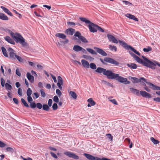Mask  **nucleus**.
Returning <instances> with one entry per match:
<instances>
[{"instance_id": "f257e3e1", "label": "nucleus", "mask_w": 160, "mask_h": 160, "mask_svg": "<svg viewBox=\"0 0 160 160\" xmlns=\"http://www.w3.org/2000/svg\"><path fill=\"white\" fill-rule=\"evenodd\" d=\"M95 71L99 73H102L104 75L107 76L108 78L109 79H116L120 82L125 84H129L130 83V81L128 80L127 78L119 76V74L113 73L110 70H106V69L98 67Z\"/></svg>"}, {"instance_id": "f03ea898", "label": "nucleus", "mask_w": 160, "mask_h": 160, "mask_svg": "<svg viewBox=\"0 0 160 160\" xmlns=\"http://www.w3.org/2000/svg\"><path fill=\"white\" fill-rule=\"evenodd\" d=\"M142 57L143 59V60L140 58L138 56H137L134 59L138 62L139 63L142 64L145 66L149 67L152 69L155 68L156 64L155 63L149 60L145 56H142Z\"/></svg>"}, {"instance_id": "7ed1b4c3", "label": "nucleus", "mask_w": 160, "mask_h": 160, "mask_svg": "<svg viewBox=\"0 0 160 160\" xmlns=\"http://www.w3.org/2000/svg\"><path fill=\"white\" fill-rule=\"evenodd\" d=\"M11 36L13 38L15 39L16 42H19L23 46L25 47L27 45V43L25 42V39L18 33L15 34L11 31H9Z\"/></svg>"}, {"instance_id": "20e7f679", "label": "nucleus", "mask_w": 160, "mask_h": 160, "mask_svg": "<svg viewBox=\"0 0 160 160\" xmlns=\"http://www.w3.org/2000/svg\"><path fill=\"white\" fill-rule=\"evenodd\" d=\"M79 19L82 21L84 22L86 24H88V26L90 32L94 33L97 32V24L92 22L85 18L80 17Z\"/></svg>"}, {"instance_id": "39448f33", "label": "nucleus", "mask_w": 160, "mask_h": 160, "mask_svg": "<svg viewBox=\"0 0 160 160\" xmlns=\"http://www.w3.org/2000/svg\"><path fill=\"white\" fill-rule=\"evenodd\" d=\"M119 42L121 45L126 49L128 50L130 49L137 55L139 56H140V54L138 51H137L131 46L128 45V44L124 41L119 40Z\"/></svg>"}, {"instance_id": "423d86ee", "label": "nucleus", "mask_w": 160, "mask_h": 160, "mask_svg": "<svg viewBox=\"0 0 160 160\" xmlns=\"http://www.w3.org/2000/svg\"><path fill=\"white\" fill-rule=\"evenodd\" d=\"M100 61L103 64H105V62H108L111 64L117 66L119 64L118 62L116 61L113 58L109 57L104 58L103 60L102 58H100Z\"/></svg>"}, {"instance_id": "0eeeda50", "label": "nucleus", "mask_w": 160, "mask_h": 160, "mask_svg": "<svg viewBox=\"0 0 160 160\" xmlns=\"http://www.w3.org/2000/svg\"><path fill=\"white\" fill-rule=\"evenodd\" d=\"M129 79L130 80H131L132 82L133 83H137L139 82H140L142 80V82L143 81L145 82L146 83V82H147L146 81V79L144 78L141 77L139 79H138L137 78L132 77H129Z\"/></svg>"}, {"instance_id": "6e6552de", "label": "nucleus", "mask_w": 160, "mask_h": 160, "mask_svg": "<svg viewBox=\"0 0 160 160\" xmlns=\"http://www.w3.org/2000/svg\"><path fill=\"white\" fill-rule=\"evenodd\" d=\"M74 36L78 37L79 39L82 42L84 43L88 42V41L84 37L81 35V33L79 31H77L74 34Z\"/></svg>"}, {"instance_id": "1a4fd4ad", "label": "nucleus", "mask_w": 160, "mask_h": 160, "mask_svg": "<svg viewBox=\"0 0 160 160\" xmlns=\"http://www.w3.org/2000/svg\"><path fill=\"white\" fill-rule=\"evenodd\" d=\"M8 51L9 52V58L12 59H15V57L16 55L15 53V51L11 48H8Z\"/></svg>"}, {"instance_id": "9d476101", "label": "nucleus", "mask_w": 160, "mask_h": 160, "mask_svg": "<svg viewBox=\"0 0 160 160\" xmlns=\"http://www.w3.org/2000/svg\"><path fill=\"white\" fill-rule=\"evenodd\" d=\"M64 154L69 157L74 159H77L79 158V157L78 156L71 152L67 151L64 152Z\"/></svg>"}, {"instance_id": "9b49d317", "label": "nucleus", "mask_w": 160, "mask_h": 160, "mask_svg": "<svg viewBox=\"0 0 160 160\" xmlns=\"http://www.w3.org/2000/svg\"><path fill=\"white\" fill-rule=\"evenodd\" d=\"M107 37L110 42H111L115 43H117L119 42V41H118L115 38L111 35L107 34Z\"/></svg>"}, {"instance_id": "f8f14e48", "label": "nucleus", "mask_w": 160, "mask_h": 160, "mask_svg": "<svg viewBox=\"0 0 160 160\" xmlns=\"http://www.w3.org/2000/svg\"><path fill=\"white\" fill-rule=\"evenodd\" d=\"M94 49L96 50L97 52L102 56H106L107 55V53L102 49L96 47H94Z\"/></svg>"}, {"instance_id": "ddd939ff", "label": "nucleus", "mask_w": 160, "mask_h": 160, "mask_svg": "<svg viewBox=\"0 0 160 160\" xmlns=\"http://www.w3.org/2000/svg\"><path fill=\"white\" fill-rule=\"evenodd\" d=\"M146 83L152 89L154 90H160V87L156 86L149 82H146Z\"/></svg>"}, {"instance_id": "4468645a", "label": "nucleus", "mask_w": 160, "mask_h": 160, "mask_svg": "<svg viewBox=\"0 0 160 160\" xmlns=\"http://www.w3.org/2000/svg\"><path fill=\"white\" fill-rule=\"evenodd\" d=\"M140 94L143 97L150 98H151V95L146 92L143 91H141L140 92Z\"/></svg>"}, {"instance_id": "2eb2a0df", "label": "nucleus", "mask_w": 160, "mask_h": 160, "mask_svg": "<svg viewBox=\"0 0 160 160\" xmlns=\"http://www.w3.org/2000/svg\"><path fill=\"white\" fill-rule=\"evenodd\" d=\"M27 77L29 81L32 83H33L34 82V77L31 75L30 73L28 72L27 73Z\"/></svg>"}, {"instance_id": "dca6fc26", "label": "nucleus", "mask_w": 160, "mask_h": 160, "mask_svg": "<svg viewBox=\"0 0 160 160\" xmlns=\"http://www.w3.org/2000/svg\"><path fill=\"white\" fill-rule=\"evenodd\" d=\"M75 30L72 28H69L67 29L65 32L66 34L70 35H72L75 32Z\"/></svg>"}, {"instance_id": "f3484780", "label": "nucleus", "mask_w": 160, "mask_h": 160, "mask_svg": "<svg viewBox=\"0 0 160 160\" xmlns=\"http://www.w3.org/2000/svg\"><path fill=\"white\" fill-rule=\"evenodd\" d=\"M0 8H2L3 11L6 13L10 15V16H13L12 13L7 8H6L3 6H1Z\"/></svg>"}, {"instance_id": "a211bd4d", "label": "nucleus", "mask_w": 160, "mask_h": 160, "mask_svg": "<svg viewBox=\"0 0 160 160\" xmlns=\"http://www.w3.org/2000/svg\"><path fill=\"white\" fill-rule=\"evenodd\" d=\"M130 91L134 94H135L138 96L140 95V92L139 90L134 89L133 88H130Z\"/></svg>"}, {"instance_id": "6ab92c4d", "label": "nucleus", "mask_w": 160, "mask_h": 160, "mask_svg": "<svg viewBox=\"0 0 160 160\" xmlns=\"http://www.w3.org/2000/svg\"><path fill=\"white\" fill-rule=\"evenodd\" d=\"M126 16L128 18L132 19L135 21H138V19L136 18L134 15L131 14L129 13H128L126 15Z\"/></svg>"}, {"instance_id": "aec40b11", "label": "nucleus", "mask_w": 160, "mask_h": 160, "mask_svg": "<svg viewBox=\"0 0 160 160\" xmlns=\"http://www.w3.org/2000/svg\"><path fill=\"white\" fill-rule=\"evenodd\" d=\"M4 38L8 42L13 45L15 44V43L14 41L11 39L9 36H7L5 37Z\"/></svg>"}, {"instance_id": "412c9836", "label": "nucleus", "mask_w": 160, "mask_h": 160, "mask_svg": "<svg viewBox=\"0 0 160 160\" xmlns=\"http://www.w3.org/2000/svg\"><path fill=\"white\" fill-rule=\"evenodd\" d=\"M88 159L90 160H95V157H94L92 155L90 154L84 153L83 154Z\"/></svg>"}, {"instance_id": "4be33fe9", "label": "nucleus", "mask_w": 160, "mask_h": 160, "mask_svg": "<svg viewBox=\"0 0 160 160\" xmlns=\"http://www.w3.org/2000/svg\"><path fill=\"white\" fill-rule=\"evenodd\" d=\"M88 159L90 160H95V157H94L92 155L90 154L84 153L83 154Z\"/></svg>"}, {"instance_id": "5701e85b", "label": "nucleus", "mask_w": 160, "mask_h": 160, "mask_svg": "<svg viewBox=\"0 0 160 160\" xmlns=\"http://www.w3.org/2000/svg\"><path fill=\"white\" fill-rule=\"evenodd\" d=\"M0 19L5 21L8 20V18L7 16L2 12H0Z\"/></svg>"}, {"instance_id": "b1692460", "label": "nucleus", "mask_w": 160, "mask_h": 160, "mask_svg": "<svg viewBox=\"0 0 160 160\" xmlns=\"http://www.w3.org/2000/svg\"><path fill=\"white\" fill-rule=\"evenodd\" d=\"M81 62L82 66L84 67H86L87 68H89V63L87 61L84 59H82L81 60Z\"/></svg>"}, {"instance_id": "393cba45", "label": "nucleus", "mask_w": 160, "mask_h": 160, "mask_svg": "<svg viewBox=\"0 0 160 160\" xmlns=\"http://www.w3.org/2000/svg\"><path fill=\"white\" fill-rule=\"evenodd\" d=\"M127 66L132 69H136L137 67V65L134 63L127 64Z\"/></svg>"}, {"instance_id": "a878e982", "label": "nucleus", "mask_w": 160, "mask_h": 160, "mask_svg": "<svg viewBox=\"0 0 160 160\" xmlns=\"http://www.w3.org/2000/svg\"><path fill=\"white\" fill-rule=\"evenodd\" d=\"M81 48L82 47L80 46H79L78 45H75L74 46L73 48V49L75 52H78L81 51Z\"/></svg>"}, {"instance_id": "bb28decb", "label": "nucleus", "mask_w": 160, "mask_h": 160, "mask_svg": "<svg viewBox=\"0 0 160 160\" xmlns=\"http://www.w3.org/2000/svg\"><path fill=\"white\" fill-rule=\"evenodd\" d=\"M55 36L57 37H58L63 39H65L66 38V36L64 34L62 33H56L55 35Z\"/></svg>"}, {"instance_id": "cd10ccee", "label": "nucleus", "mask_w": 160, "mask_h": 160, "mask_svg": "<svg viewBox=\"0 0 160 160\" xmlns=\"http://www.w3.org/2000/svg\"><path fill=\"white\" fill-rule=\"evenodd\" d=\"M86 50L90 53L92 54H97V52L96 51H94L93 49L91 48H86Z\"/></svg>"}, {"instance_id": "c85d7f7f", "label": "nucleus", "mask_w": 160, "mask_h": 160, "mask_svg": "<svg viewBox=\"0 0 160 160\" xmlns=\"http://www.w3.org/2000/svg\"><path fill=\"white\" fill-rule=\"evenodd\" d=\"M1 50H2V52L3 55L6 57H8V54L7 53V51L6 50L5 48L3 47H2L1 48Z\"/></svg>"}, {"instance_id": "c756f323", "label": "nucleus", "mask_w": 160, "mask_h": 160, "mask_svg": "<svg viewBox=\"0 0 160 160\" xmlns=\"http://www.w3.org/2000/svg\"><path fill=\"white\" fill-rule=\"evenodd\" d=\"M50 108L48 105L47 104H43L42 105V109L46 111H49Z\"/></svg>"}, {"instance_id": "7c9ffc66", "label": "nucleus", "mask_w": 160, "mask_h": 160, "mask_svg": "<svg viewBox=\"0 0 160 160\" xmlns=\"http://www.w3.org/2000/svg\"><path fill=\"white\" fill-rule=\"evenodd\" d=\"M69 94L74 99H76L77 97V94L75 92L73 91H71L69 92Z\"/></svg>"}, {"instance_id": "2f4dec72", "label": "nucleus", "mask_w": 160, "mask_h": 160, "mask_svg": "<svg viewBox=\"0 0 160 160\" xmlns=\"http://www.w3.org/2000/svg\"><path fill=\"white\" fill-rule=\"evenodd\" d=\"M33 101H28V102L30 104V106L31 108H34L36 107V104Z\"/></svg>"}, {"instance_id": "473e14b6", "label": "nucleus", "mask_w": 160, "mask_h": 160, "mask_svg": "<svg viewBox=\"0 0 160 160\" xmlns=\"http://www.w3.org/2000/svg\"><path fill=\"white\" fill-rule=\"evenodd\" d=\"M109 48L112 51H114L115 52H116L117 50L116 47L114 45L112 46L111 45H109Z\"/></svg>"}, {"instance_id": "72a5a7b5", "label": "nucleus", "mask_w": 160, "mask_h": 160, "mask_svg": "<svg viewBox=\"0 0 160 160\" xmlns=\"http://www.w3.org/2000/svg\"><path fill=\"white\" fill-rule=\"evenodd\" d=\"M89 103L88 104V107H90L91 106H93L95 104V102L94 101H88Z\"/></svg>"}, {"instance_id": "f704fd0d", "label": "nucleus", "mask_w": 160, "mask_h": 160, "mask_svg": "<svg viewBox=\"0 0 160 160\" xmlns=\"http://www.w3.org/2000/svg\"><path fill=\"white\" fill-rule=\"evenodd\" d=\"M150 140L154 144H157L159 143V141L158 140L155 139L153 137L151 138Z\"/></svg>"}, {"instance_id": "c9c22d12", "label": "nucleus", "mask_w": 160, "mask_h": 160, "mask_svg": "<svg viewBox=\"0 0 160 160\" xmlns=\"http://www.w3.org/2000/svg\"><path fill=\"white\" fill-rule=\"evenodd\" d=\"M5 86L7 90H11L12 89L11 85L8 83H5Z\"/></svg>"}, {"instance_id": "e433bc0d", "label": "nucleus", "mask_w": 160, "mask_h": 160, "mask_svg": "<svg viewBox=\"0 0 160 160\" xmlns=\"http://www.w3.org/2000/svg\"><path fill=\"white\" fill-rule=\"evenodd\" d=\"M89 65L90 68L92 69H95L97 68L96 65L94 63H91Z\"/></svg>"}, {"instance_id": "4c0bfd02", "label": "nucleus", "mask_w": 160, "mask_h": 160, "mask_svg": "<svg viewBox=\"0 0 160 160\" xmlns=\"http://www.w3.org/2000/svg\"><path fill=\"white\" fill-rule=\"evenodd\" d=\"M152 48L150 47H148V48H143V51L146 52H148L149 51H152Z\"/></svg>"}, {"instance_id": "58836bf2", "label": "nucleus", "mask_w": 160, "mask_h": 160, "mask_svg": "<svg viewBox=\"0 0 160 160\" xmlns=\"http://www.w3.org/2000/svg\"><path fill=\"white\" fill-rule=\"evenodd\" d=\"M32 91L30 88H28L27 92V96H31L32 93Z\"/></svg>"}, {"instance_id": "ea45409f", "label": "nucleus", "mask_w": 160, "mask_h": 160, "mask_svg": "<svg viewBox=\"0 0 160 160\" xmlns=\"http://www.w3.org/2000/svg\"><path fill=\"white\" fill-rule=\"evenodd\" d=\"M52 108L53 110H56L58 108L57 104L56 103H54L52 105Z\"/></svg>"}, {"instance_id": "a19ab883", "label": "nucleus", "mask_w": 160, "mask_h": 160, "mask_svg": "<svg viewBox=\"0 0 160 160\" xmlns=\"http://www.w3.org/2000/svg\"><path fill=\"white\" fill-rule=\"evenodd\" d=\"M39 97V94L37 92H34L32 94V97L34 99L37 98Z\"/></svg>"}, {"instance_id": "79ce46f5", "label": "nucleus", "mask_w": 160, "mask_h": 160, "mask_svg": "<svg viewBox=\"0 0 160 160\" xmlns=\"http://www.w3.org/2000/svg\"><path fill=\"white\" fill-rule=\"evenodd\" d=\"M15 59L17 58V59L20 62H22L23 61V59L21 58V57L19 56L16 55L15 57Z\"/></svg>"}, {"instance_id": "37998d69", "label": "nucleus", "mask_w": 160, "mask_h": 160, "mask_svg": "<svg viewBox=\"0 0 160 160\" xmlns=\"http://www.w3.org/2000/svg\"><path fill=\"white\" fill-rule=\"evenodd\" d=\"M36 107L39 109H41L42 108V105L40 103H37Z\"/></svg>"}, {"instance_id": "c03bdc74", "label": "nucleus", "mask_w": 160, "mask_h": 160, "mask_svg": "<svg viewBox=\"0 0 160 160\" xmlns=\"http://www.w3.org/2000/svg\"><path fill=\"white\" fill-rule=\"evenodd\" d=\"M122 2H123L126 5H127L128 6H130L132 5V4L131 3L129 2L128 1L123 0Z\"/></svg>"}, {"instance_id": "a18cd8bd", "label": "nucleus", "mask_w": 160, "mask_h": 160, "mask_svg": "<svg viewBox=\"0 0 160 160\" xmlns=\"http://www.w3.org/2000/svg\"><path fill=\"white\" fill-rule=\"evenodd\" d=\"M62 84H63V82H58L57 83V85L58 87L60 90H62Z\"/></svg>"}, {"instance_id": "49530a36", "label": "nucleus", "mask_w": 160, "mask_h": 160, "mask_svg": "<svg viewBox=\"0 0 160 160\" xmlns=\"http://www.w3.org/2000/svg\"><path fill=\"white\" fill-rule=\"evenodd\" d=\"M0 81L1 85L2 87H3L5 85V80L3 78H1Z\"/></svg>"}, {"instance_id": "de8ad7c7", "label": "nucleus", "mask_w": 160, "mask_h": 160, "mask_svg": "<svg viewBox=\"0 0 160 160\" xmlns=\"http://www.w3.org/2000/svg\"><path fill=\"white\" fill-rule=\"evenodd\" d=\"M40 92L42 96L43 97H45L46 96V94L44 90L43 89H41L40 90Z\"/></svg>"}, {"instance_id": "09e8293b", "label": "nucleus", "mask_w": 160, "mask_h": 160, "mask_svg": "<svg viewBox=\"0 0 160 160\" xmlns=\"http://www.w3.org/2000/svg\"><path fill=\"white\" fill-rule=\"evenodd\" d=\"M97 30H98L99 31L101 32H104V30L103 29H102V28H101L99 26H98V25H97Z\"/></svg>"}, {"instance_id": "8fccbe9b", "label": "nucleus", "mask_w": 160, "mask_h": 160, "mask_svg": "<svg viewBox=\"0 0 160 160\" xmlns=\"http://www.w3.org/2000/svg\"><path fill=\"white\" fill-rule=\"evenodd\" d=\"M6 150L8 151V152H12L14 151L13 149L10 147H9L7 148H6Z\"/></svg>"}, {"instance_id": "3c124183", "label": "nucleus", "mask_w": 160, "mask_h": 160, "mask_svg": "<svg viewBox=\"0 0 160 160\" xmlns=\"http://www.w3.org/2000/svg\"><path fill=\"white\" fill-rule=\"evenodd\" d=\"M56 93L59 96H60L62 94V93L61 92V91L59 89H56Z\"/></svg>"}, {"instance_id": "603ef678", "label": "nucleus", "mask_w": 160, "mask_h": 160, "mask_svg": "<svg viewBox=\"0 0 160 160\" xmlns=\"http://www.w3.org/2000/svg\"><path fill=\"white\" fill-rule=\"evenodd\" d=\"M16 74L19 77H20L21 76V73L18 69H17L16 71Z\"/></svg>"}, {"instance_id": "864d4df0", "label": "nucleus", "mask_w": 160, "mask_h": 160, "mask_svg": "<svg viewBox=\"0 0 160 160\" xmlns=\"http://www.w3.org/2000/svg\"><path fill=\"white\" fill-rule=\"evenodd\" d=\"M50 154L51 156L57 159L58 158L57 156L53 152H51Z\"/></svg>"}, {"instance_id": "5fc2aeb1", "label": "nucleus", "mask_w": 160, "mask_h": 160, "mask_svg": "<svg viewBox=\"0 0 160 160\" xmlns=\"http://www.w3.org/2000/svg\"><path fill=\"white\" fill-rule=\"evenodd\" d=\"M105 84H106V85H107V86H109L110 87H113V85L108 82H106V81H105Z\"/></svg>"}, {"instance_id": "6e6d98bb", "label": "nucleus", "mask_w": 160, "mask_h": 160, "mask_svg": "<svg viewBox=\"0 0 160 160\" xmlns=\"http://www.w3.org/2000/svg\"><path fill=\"white\" fill-rule=\"evenodd\" d=\"M82 57L83 58L86 59H89L90 58H91V57L90 56H87L85 55H83Z\"/></svg>"}, {"instance_id": "4d7b16f0", "label": "nucleus", "mask_w": 160, "mask_h": 160, "mask_svg": "<svg viewBox=\"0 0 160 160\" xmlns=\"http://www.w3.org/2000/svg\"><path fill=\"white\" fill-rule=\"evenodd\" d=\"M22 103L24 105L27 107H29V106L28 105L27 103L26 102V101H21Z\"/></svg>"}, {"instance_id": "13d9d810", "label": "nucleus", "mask_w": 160, "mask_h": 160, "mask_svg": "<svg viewBox=\"0 0 160 160\" xmlns=\"http://www.w3.org/2000/svg\"><path fill=\"white\" fill-rule=\"evenodd\" d=\"M129 53L132 57L134 58V59L137 56L135 54L130 51L129 52Z\"/></svg>"}, {"instance_id": "bf43d9fd", "label": "nucleus", "mask_w": 160, "mask_h": 160, "mask_svg": "<svg viewBox=\"0 0 160 160\" xmlns=\"http://www.w3.org/2000/svg\"><path fill=\"white\" fill-rule=\"evenodd\" d=\"M51 75L52 78L54 82L56 83L57 82V80L56 77L52 74H51Z\"/></svg>"}, {"instance_id": "052dcab7", "label": "nucleus", "mask_w": 160, "mask_h": 160, "mask_svg": "<svg viewBox=\"0 0 160 160\" xmlns=\"http://www.w3.org/2000/svg\"><path fill=\"white\" fill-rule=\"evenodd\" d=\"M6 144L3 143V142L0 141V147L1 148H3L5 147Z\"/></svg>"}, {"instance_id": "680f3d73", "label": "nucleus", "mask_w": 160, "mask_h": 160, "mask_svg": "<svg viewBox=\"0 0 160 160\" xmlns=\"http://www.w3.org/2000/svg\"><path fill=\"white\" fill-rule=\"evenodd\" d=\"M18 93L20 96L22 95V89L21 88H19L18 89Z\"/></svg>"}, {"instance_id": "e2e57ef3", "label": "nucleus", "mask_w": 160, "mask_h": 160, "mask_svg": "<svg viewBox=\"0 0 160 160\" xmlns=\"http://www.w3.org/2000/svg\"><path fill=\"white\" fill-rule=\"evenodd\" d=\"M58 82H63L62 78L60 76H58Z\"/></svg>"}, {"instance_id": "0e129e2a", "label": "nucleus", "mask_w": 160, "mask_h": 160, "mask_svg": "<svg viewBox=\"0 0 160 160\" xmlns=\"http://www.w3.org/2000/svg\"><path fill=\"white\" fill-rule=\"evenodd\" d=\"M67 24L68 25L70 26H72V25H74L75 24V23L72 22H67Z\"/></svg>"}, {"instance_id": "69168bd1", "label": "nucleus", "mask_w": 160, "mask_h": 160, "mask_svg": "<svg viewBox=\"0 0 160 160\" xmlns=\"http://www.w3.org/2000/svg\"><path fill=\"white\" fill-rule=\"evenodd\" d=\"M81 51L84 53L86 54L87 53V50L82 47L81 48Z\"/></svg>"}, {"instance_id": "338daca9", "label": "nucleus", "mask_w": 160, "mask_h": 160, "mask_svg": "<svg viewBox=\"0 0 160 160\" xmlns=\"http://www.w3.org/2000/svg\"><path fill=\"white\" fill-rule=\"evenodd\" d=\"M43 6L44 7L47 8L48 10H50L51 8V7L46 5H44Z\"/></svg>"}, {"instance_id": "774afa93", "label": "nucleus", "mask_w": 160, "mask_h": 160, "mask_svg": "<svg viewBox=\"0 0 160 160\" xmlns=\"http://www.w3.org/2000/svg\"><path fill=\"white\" fill-rule=\"evenodd\" d=\"M52 101H48V105L49 106V107L50 108V107H51L52 105Z\"/></svg>"}]
</instances>
